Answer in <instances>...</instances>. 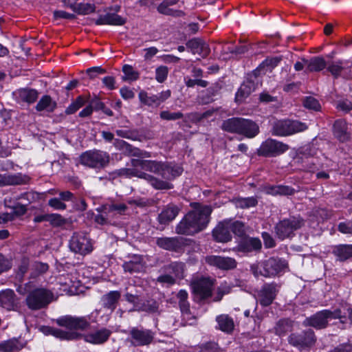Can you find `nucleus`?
<instances>
[{"mask_svg":"<svg viewBox=\"0 0 352 352\" xmlns=\"http://www.w3.org/2000/svg\"><path fill=\"white\" fill-rule=\"evenodd\" d=\"M222 129L228 132L243 135L253 138L259 133L258 125L252 120L243 118H232L225 120Z\"/></svg>","mask_w":352,"mask_h":352,"instance_id":"3","label":"nucleus"},{"mask_svg":"<svg viewBox=\"0 0 352 352\" xmlns=\"http://www.w3.org/2000/svg\"><path fill=\"white\" fill-rule=\"evenodd\" d=\"M340 319V322L345 323V316L342 315L340 309H336L333 311L324 309L316 312L310 317L306 318L302 324L305 327H312L316 329H322L327 327L329 319Z\"/></svg>","mask_w":352,"mask_h":352,"instance_id":"4","label":"nucleus"},{"mask_svg":"<svg viewBox=\"0 0 352 352\" xmlns=\"http://www.w3.org/2000/svg\"><path fill=\"white\" fill-rule=\"evenodd\" d=\"M309 72H320L327 66V63L322 56H315L309 60L303 59Z\"/></svg>","mask_w":352,"mask_h":352,"instance_id":"38","label":"nucleus"},{"mask_svg":"<svg viewBox=\"0 0 352 352\" xmlns=\"http://www.w3.org/2000/svg\"><path fill=\"white\" fill-rule=\"evenodd\" d=\"M217 326V329L221 331L230 334L234 329V322L233 318L228 314H221L215 319Z\"/></svg>","mask_w":352,"mask_h":352,"instance_id":"32","label":"nucleus"},{"mask_svg":"<svg viewBox=\"0 0 352 352\" xmlns=\"http://www.w3.org/2000/svg\"><path fill=\"white\" fill-rule=\"evenodd\" d=\"M111 333V330L107 328H102L84 336V340L91 344H101L107 341Z\"/></svg>","mask_w":352,"mask_h":352,"instance_id":"21","label":"nucleus"},{"mask_svg":"<svg viewBox=\"0 0 352 352\" xmlns=\"http://www.w3.org/2000/svg\"><path fill=\"white\" fill-rule=\"evenodd\" d=\"M132 168H122L116 171L119 176L137 177L146 180L157 190H169L173 186L169 182L182 175L179 165L168 162L133 159Z\"/></svg>","mask_w":352,"mask_h":352,"instance_id":"1","label":"nucleus"},{"mask_svg":"<svg viewBox=\"0 0 352 352\" xmlns=\"http://www.w3.org/2000/svg\"><path fill=\"white\" fill-rule=\"evenodd\" d=\"M205 261L209 265L223 270H232L236 266L235 259L228 256L209 255L205 257Z\"/></svg>","mask_w":352,"mask_h":352,"instance_id":"15","label":"nucleus"},{"mask_svg":"<svg viewBox=\"0 0 352 352\" xmlns=\"http://www.w3.org/2000/svg\"><path fill=\"white\" fill-rule=\"evenodd\" d=\"M16 306V298L12 289H6L0 292V307L10 311L14 310Z\"/></svg>","mask_w":352,"mask_h":352,"instance_id":"30","label":"nucleus"},{"mask_svg":"<svg viewBox=\"0 0 352 352\" xmlns=\"http://www.w3.org/2000/svg\"><path fill=\"white\" fill-rule=\"evenodd\" d=\"M343 62L342 60H338L332 62L329 64L327 70L337 78L340 76L342 71L343 70Z\"/></svg>","mask_w":352,"mask_h":352,"instance_id":"49","label":"nucleus"},{"mask_svg":"<svg viewBox=\"0 0 352 352\" xmlns=\"http://www.w3.org/2000/svg\"><path fill=\"white\" fill-rule=\"evenodd\" d=\"M110 160L109 153L100 150H90L82 153L80 156V162L83 166L100 169L106 167Z\"/></svg>","mask_w":352,"mask_h":352,"instance_id":"7","label":"nucleus"},{"mask_svg":"<svg viewBox=\"0 0 352 352\" xmlns=\"http://www.w3.org/2000/svg\"><path fill=\"white\" fill-rule=\"evenodd\" d=\"M95 6L91 3H80L77 8V12L80 14H89L94 12Z\"/></svg>","mask_w":352,"mask_h":352,"instance_id":"59","label":"nucleus"},{"mask_svg":"<svg viewBox=\"0 0 352 352\" xmlns=\"http://www.w3.org/2000/svg\"><path fill=\"white\" fill-rule=\"evenodd\" d=\"M53 299V294L45 288H37L31 291L27 298L28 307L33 310L45 307Z\"/></svg>","mask_w":352,"mask_h":352,"instance_id":"8","label":"nucleus"},{"mask_svg":"<svg viewBox=\"0 0 352 352\" xmlns=\"http://www.w3.org/2000/svg\"><path fill=\"white\" fill-rule=\"evenodd\" d=\"M192 286L195 293L201 298H206L211 295L213 282L209 278H201L194 280Z\"/></svg>","mask_w":352,"mask_h":352,"instance_id":"16","label":"nucleus"},{"mask_svg":"<svg viewBox=\"0 0 352 352\" xmlns=\"http://www.w3.org/2000/svg\"><path fill=\"white\" fill-rule=\"evenodd\" d=\"M165 272L169 273L176 278L184 277V265L182 263L174 262L164 267Z\"/></svg>","mask_w":352,"mask_h":352,"instance_id":"41","label":"nucleus"},{"mask_svg":"<svg viewBox=\"0 0 352 352\" xmlns=\"http://www.w3.org/2000/svg\"><path fill=\"white\" fill-rule=\"evenodd\" d=\"M116 133L117 135L129 140H135L137 137V134L129 129H118L116 131Z\"/></svg>","mask_w":352,"mask_h":352,"instance_id":"63","label":"nucleus"},{"mask_svg":"<svg viewBox=\"0 0 352 352\" xmlns=\"http://www.w3.org/2000/svg\"><path fill=\"white\" fill-rule=\"evenodd\" d=\"M114 146L124 151H126L129 155H133V156H143L146 157H150L148 153L144 152V153H142V151L135 147H133L131 145L128 144L124 140H120L118 139H116L113 142Z\"/></svg>","mask_w":352,"mask_h":352,"instance_id":"34","label":"nucleus"},{"mask_svg":"<svg viewBox=\"0 0 352 352\" xmlns=\"http://www.w3.org/2000/svg\"><path fill=\"white\" fill-rule=\"evenodd\" d=\"M106 72V70L102 69L101 67H93L87 69L86 73L91 79L97 78L100 74H103Z\"/></svg>","mask_w":352,"mask_h":352,"instance_id":"64","label":"nucleus"},{"mask_svg":"<svg viewBox=\"0 0 352 352\" xmlns=\"http://www.w3.org/2000/svg\"><path fill=\"white\" fill-rule=\"evenodd\" d=\"M36 199V195L34 192H25L21 194L19 196H17L15 199L16 201L22 200V204L26 205L27 206L33 202Z\"/></svg>","mask_w":352,"mask_h":352,"instance_id":"57","label":"nucleus"},{"mask_svg":"<svg viewBox=\"0 0 352 352\" xmlns=\"http://www.w3.org/2000/svg\"><path fill=\"white\" fill-rule=\"evenodd\" d=\"M292 322L289 320L283 319L279 320L275 327V333L281 336L292 331Z\"/></svg>","mask_w":352,"mask_h":352,"instance_id":"42","label":"nucleus"},{"mask_svg":"<svg viewBox=\"0 0 352 352\" xmlns=\"http://www.w3.org/2000/svg\"><path fill=\"white\" fill-rule=\"evenodd\" d=\"M256 88V84L252 80L245 81L238 89L236 94V100L242 102Z\"/></svg>","mask_w":352,"mask_h":352,"instance_id":"35","label":"nucleus"},{"mask_svg":"<svg viewBox=\"0 0 352 352\" xmlns=\"http://www.w3.org/2000/svg\"><path fill=\"white\" fill-rule=\"evenodd\" d=\"M94 22L97 25H122L125 23L126 19L115 12H107L100 14Z\"/></svg>","mask_w":352,"mask_h":352,"instance_id":"20","label":"nucleus"},{"mask_svg":"<svg viewBox=\"0 0 352 352\" xmlns=\"http://www.w3.org/2000/svg\"><path fill=\"white\" fill-rule=\"evenodd\" d=\"M304 225L303 219L300 217H292L280 221L275 227L278 237L283 240L294 234V232Z\"/></svg>","mask_w":352,"mask_h":352,"instance_id":"9","label":"nucleus"},{"mask_svg":"<svg viewBox=\"0 0 352 352\" xmlns=\"http://www.w3.org/2000/svg\"><path fill=\"white\" fill-rule=\"evenodd\" d=\"M122 72L125 76L124 80H135L138 78L139 74L135 72L131 65H125L122 67Z\"/></svg>","mask_w":352,"mask_h":352,"instance_id":"53","label":"nucleus"},{"mask_svg":"<svg viewBox=\"0 0 352 352\" xmlns=\"http://www.w3.org/2000/svg\"><path fill=\"white\" fill-rule=\"evenodd\" d=\"M194 209L188 212L177 225L175 232L179 234L192 235L205 229L209 223L212 208L195 204Z\"/></svg>","mask_w":352,"mask_h":352,"instance_id":"2","label":"nucleus"},{"mask_svg":"<svg viewBox=\"0 0 352 352\" xmlns=\"http://www.w3.org/2000/svg\"><path fill=\"white\" fill-rule=\"evenodd\" d=\"M179 2V0H163L157 7V10L164 15L173 17L184 16L185 13L182 10L174 8Z\"/></svg>","mask_w":352,"mask_h":352,"instance_id":"18","label":"nucleus"},{"mask_svg":"<svg viewBox=\"0 0 352 352\" xmlns=\"http://www.w3.org/2000/svg\"><path fill=\"white\" fill-rule=\"evenodd\" d=\"M333 253L338 259L344 261L352 257V245H339L333 248Z\"/></svg>","mask_w":352,"mask_h":352,"instance_id":"39","label":"nucleus"},{"mask_svg":"<svg viewBox=\"0 0 352 352\" xmlns=\"http://www.w3.org/2000/svg\"><path fill=\"white\" fill-rule=\"evenodd\" d=\"M42 331L45 335H52L60 340H72L77 339L79 334L74 331H66L51 327H43Z\"/></svg>","mask_w":352,"mask_h":352,"instance_id":"28","label":"nucleus"},{"mask_svg":"<svg viewBox=\"0 0 352 352\" xmlns=\"http://www.w3.org/2000/svg\"><path fill=\"white\" fill-rule=\"evenodd\" d=\"M159 304L154 300H149L143 304L136 305V309L149 313H155L158 311Z\"/></svg>","mask_w":352,"mask_h":352,"instance_id":"44","label":"nucleus"},{"mask_svg":"<svg viewBox=\"0 0 352 352\" xmlns=\"http://www.w3.org/2000/svg\"><path fill=\"white\" fill-rule=\"evenodd\" d=\"M287 267L285 260L272 257L263 262L251 266L253 274L258 277H274L280 273Z\"/></svg>","mask_w":352,"mask_h":352,"instance_id":"5","label":"nucleus"},{"mask_svg":"<svg viewBox=\"0 0 352 352\" xmlns=\"http://www.w3.org/2000/svg\"><path fill=\"white\" fill-rule=\"evenodd\" d=\"M122 267L124 272L131 274L140 272L144 270L141 256L136 255L133 256L130 261L124 262Z\"/></svg>","mask_w":352,"mask_h":352,"instance_id":"36","label":"nucleus"},{"mask_svg":"<svg viewBox=\"0 0 352 352\" xmlns=\"http://www.w3.org/2000/svg\"><path fill=\"white\" fill-rule=\"evenodd\" d=\"M126 206L124 204H113L108 206H104L103 211L104 213H110L112 212H117L118 214H122L126 209Z\"/></svg>","mask_w":352,"mask_h":352,"instance_id":"52","label":"nucleus"},{"mask_svg":"<svg viewBox=\"0 0 352 352\" xmlns=\"http://www.w3.org/2000/svg\"><path fill=\"white\" fill-rule=\"evenodd\" d=\"M333 131L334 136L340 142H346L350 139V129L343 120H338L334 122Z\"/></svg>","mask_w":352,"mask_h":352,"instance_id":"27","label":"nucleus"},{"mask_svg":"<svg viewBox=\"0 0 352 352\" xmlns=\"http://www.w3.org/2000/svg\"><path fill=\"white\" fill-rule=\"evenodd\" d=\"M256 204V199L252 197L246 198H239L235 201L236 207L241 208H249L250 207L255 206Z\"/></svg>","mask_w":352,"mask_h":352,"instance_id":"48","label":"nucleus"},{"mask_svg":"<svg viewBox=\"0 0 352 352\" xmlns=\"http://www.w3.org/2000/svg\"><path fill=\"white\" fill-rule=\"evenodd\" d=\"M69 247L71 251L81 255L89 254L93 250L91 240L85 233H74L69 240Z\"/></svg>","mask_w":352,"mask_h":352,"instance_id":"11","label":"nucleus"},{"mask_svg":"<svg viewBox=\"0 0 352 352\" xmlns=\"http://www.w3.org/2000/svg\"><path fill=\"white\" fill-rule=\"evenodd\" d=\"M289 149V146L282 142L269 138L263 142L258 150V154L265 157H275Z\"/></svg>","mask_w":352,"mask_h":352,"instance_id":"13","label":"nucleus"},{"mask_svg":"<svg viewBox=\"0 0 352 352\" xmlns=\"http://www.w3.org/2000/svg\"><path fill=\"white\" fill-rule=\"evenodd\" d=\"M84 104V100L81 97H78L77 100L71 104L66 109V113L67 114H72L75 113L80 107H81Z\"/></svg>","mask_w":352,"mask_h":352,"instance_id":"62","label":"nucleus"},{"mask_svg":"<svg viewBox=\"0 0 352 352\" xmlns=\"http://www.w3.org/2000/svg\"><path fill=\"white\" fill-rule=\"evenodd\" d=\"M304 107L307 109L318 111L320 109L319 102L311 96L306 97L303 100Z\"/></svg>","mask_w":352,"mask_h":352,"instance_id":"55","label":"nucleus"},{"mask_svg":"<svg viewBox=\"0 0 352 352\" xmlns=\"http://www.w3.org/2000/svg\"><path fill=\"white\" fill-rule=\"evenodd\" d=\"M184 116L181 112H170L168 111H163L160 113V118L166 120H176L182 118Z\"/></svg>","mask_w":352,"mask_h":352,"instance_id":"56","label":"nucleus"},{"mask_svg":"<svg viewBox=\"0 0 352 352\" xmlns=\"http://www.w3.org/2000/svg\"><path fill=\"white\" fill-rule=\"evenodd\" d=\"M26 345V341L19 338H13L0 343V351L11 352L12 351H20Z\"/></svg>","mask_w":352,"mask_h":352,"instance_id":"33","label":"nucleus"},{"mask_svg":"<svg viewBox=\"0 0 352 352\" xmlns=\"http://www.w3.org/2000/svg\"><path fill=\"white\" fill-rule=\"evenodd\" d=\"M121 294L118 291H111L104 294L100 298L101 306L113 312L120 299Z\"/></svg>","mask_w":352,"mask_h":352,"instance_id":"22","label":"nucleus"},{"mask_svg":"<svg viewBox=\"0 0 352 352\" xmlns=\"http://www.w3.org/2000/svg\"><path fill=\"white\" fill-rule=\"evenodd\" d=\"M280 58L274 57L265 59L258 68V71L265 70V72L271 71L273 68L276 67L280 61Z\"/></svg>","mask_w":352,"mask_h":352,"instance_id":"46","label":"nucleus"},{"mask_svg":"<svg viewBox=\"0 0 352 352\" xmlns=\"http://www.w3.org/2000/svg\"><path fill=\"white\" fill-rule=\"evenodd\" d=\"M30 180L28 175L22 174L8 175L0 174V187L8 185H22L27 184Z\"/></svg>","mask_w":352,"mask_h":352,"instance_id":"26","label":"nucleus"},{"mask_svg":"<svg viewBox=\"0 0 352 352\" xmlns=\"http://www.w3.org/2000/svg\"><path fill=\"white\" fill-rule=\"evenodd\" d=\"M218 89L216 87L208 88L204 94L199 97V102L201 104H209L214 100V97L217 95Z\"/></svg>","mask_w":352,"mask_h":352,"instance_id":"43","label":"nucleus"},{"mask_svg":"<svg viewBox=\"0 0 352 352\" xmlns=\"http://www.w3.org/2000/svg\"><path fill=\"white\" fill-rule=\"evenodd\" d=\"M171 95L170 90L168 89L163 91L156 95L147 96L146 94L140 93V98L142 102L147 105H156L158 106L166 100H167Z\"/></svg>","mask_w":352,"mask_h":352,"instance_id":"24","label":"nucleus"},{"mask_svg":"<svg viewBox=\"0 0 352 352\" xmlns=\"http://www.w3.org/2000/svg\"><path fill=\"white\" fill-rule=\"evenodd\" d=\"M13 96L18 102L33 103L36 100L38 93L34 89L23 88L14 91Z\"/></svg>","mask_w":352,"mask_h":352,"instance_id":"29","label":"nucleus"},{"mask_svg":"<svg viewBox=\"0 0 352 352\" xmlns=\"http://www.w3.org/2000/svg\"><path fill=\"white\" fill-rule=\"evenodd\" d=\"M261 246V241L259 239L245 236L239 242L238 248L240 251L250 252L260 250Z\"/></svg>","mask_w":352,"mask_h":352,"instance_id":"31","label":"nucleus"},{"mask_svg":"<svg viewBox=\"0 0 352 352\" xmlns=\"http://www.w3.org/2000/svg\"><path fill=\"white\" fill-rule=\"evenodd\" d=\"M56 107V102L53 101L50 96L45 95L39 100L36 106V109L38 111H45L47 112H52Z\"/></svg>","mask_w":352,"mask_h":352,"instance_id":"40","label":"nucleus"},{"mask_svg":"<svg viewBox=\"0 0 352 352\" xmlns=\"http://www.w3.org/2000/svg\"><path fill=\"white\" fill-rule=\"evenodd\" d=\"M131 343L134 346H146L150 344L154 338V333L149 329L133 327L129 331Z\"/></svg>","mask_w":352,"mask_h":352,"instance_id":"14","label":"nucleus"},{"mask_svg":"<svg viewBox=\"0 0 352 352\" xmlns=\"http://www.w3.org/2000/svg\"><path fill=\"white\" fill-rule=\"evenodd\" d=\"M295 190L287 186H278L272 188L271 193L273 195H293Z\"/></svg>","mask_w":352,"mask_h":352,"instance_id":"51","label":"nucleus"},{"mask_svg":"<svg viewBox=\"0 0 352 352\" xmlns=\"http://www.w3.org/2000/svg\"><path fill=\"white\" fill-rule=\"evenodd\" d=\"M214 239L219 243H227L232 239L230 222L219 223L212 230Z\"/></svg>","mask_w":352,"mask_h":352,"instance_id":"19","label":"nucleus"},{"mask_svg":"<svg viewBox=\"0 0 352 352\" xmlns=\"http://www.w3.org/2000/svg\"><path fill=\"white\" fill-rule=\"evenodd\" d=\"M48 222L53 227H61L67 223V220L58 214H49Z\"/></svg>","mask_w":352,"mask_h":352,"instance_id":"50","label":"nucleus"},{"mask_svg":"<svg viewBox=\"0 0 352 352\" xmlns=\"http://www.w3.org/2000/svg\"><path fill=\"white\" fill-rule=\"evenodd\" d=\"M156 244L161 248L169 251H177L183 245L182 239L178 237H159Z\"/></svg>","mask_w":352,"mask_h":352,"instance_id":"25","label":"nucleus"},{"mask_svg":"<svg viewBox=\"0 0 352 352\" xmlns=\"http://www.w3.org/2000/svg\"><path fill=\"white\" fill-rule=\"evenodd\" d=\"M185 84L188 87H193L195 85H198L201 87H206L208 82L206 80L201 79H192L190 78H185Z\"/></svg>","mask_w":352,"mask_h":352,"instance_id":"61","label":"nucleus"},{"mask_svg":"<svg viewBox=\"0 0 352 352\" xmlns=\"http://www.w3.org/2000/svg\"><path fill=\"white\" fill-rule=\"evenodd\" d=\"M186 46L193 54H199L202 58L207 57L210 53V49L208 43L198 38H194L187 42Z\"/></svg>","mask_w":352,"mask_h":352,"instance_id":"23","label":"nucleus"},{"mask_svg":"<svg viewBox=\"0 0 352 352\" xmlns=\"http://www.w3.org/2000/svg\"><path fill=\"white\" fill-rule=\"evenodd\" d=\"M157 281L163 285H166L167 286L172 285L175 283V278L169 273H166L164 274H162L157 277Z\"/></svg>","mask_w":352,"mask_h":352,"instance_id":"58","label":"nucleus"},{"mask_svg":"<svg viewBox=\"0 0 352 352\" xmlns=\"http://www.w3.org/2000/svg\"><path fill=\"white\" fill-rule=\"evenodd\" d=\"M168 69L166 66H160L155 70V79L158 82H163L167 78Z\"/></svg>","mask_w":352,"mask_h":352,"instance_id":"54","label":"nucleus"},{"mask_svg":"<svg viewBox=\"0 0 352 352\" xmlns=\"http://www.w3.org/2000/svg\"><path fill=\"white\" fill-rule=\"evenodd\" d=\"M230 230L232 232L241 238H244L246 236L248 228L245 226V224L241 221H235L232 224L230 223Z\"/></svg>","mask_w":352,"mask_h":352,"instance_id":"45","label":"nucleus"},{"mask_svg":"<svg viewBox=\"0 0 352 352\" xmlns=\"http://www.w3.org/2000/svg\"><path fill=\"white\" fill-rule=\"evenodd\" d=\"M307 129V126L305 123L298 120H280L272 123L271 133L276 136H289L302 132Z\"/></svg>","mask_w":352,"mask_h":352,"instance_id":"6","label":"nucleus"},{"mask_svg":"<svg viewBox=\"0 0 352 352\" xmlns=\"http://www.w3.org/2000/svg\"><path fill=\"white\" fill-rule=\"evenodd\" d=\"M179 208L174 205H169L159 214L158 220L161 224H167L173 221L178 214Z\"/></svg>","mask_w":352,"mask_h":352,"instance_id":"37","label":"nucleus"},{"mask_svg":"<svg viewBox=\"0 0 352 352\" xmlns=\"http://www.w3.org/2000/svg\"><path fill=\"white\" fill-rule=\"evenodd\" d=\"M316 340L314 332L307 329L301 333H292L288 338L289 343L299 350H307Z\"/></svg>","mask_w":352,"mask_h":352,"instance_id":"10","label":"nucleus"},{"mask_svg":"<svg viewBox=\"0 0 352 352\" xmlns=\"http://www.w3.org/2000/svg\"><path fill=\"white\" fill-rule=\"evenodd\" d=\"M276 287L274 283L265 284L262 287L258 294V302L262 306H269L272 303L278 292Z\"/></svg>","mask_w":352,"mask_h":352,"instance_id":"17","label":"nucleus"},{"mask_svg":"<svg viewBox=\"0 0 352 352\" xmlns=\"http://www.w3.org/2000/svg\"><path fill=\"white\" fill-rule=\"evenodd\" d=\"M91 316L89 315L81 317L72 316H62L56 320V323L60 327L74 330H86L90 327Z\"/></svg>","mask_w":352,"mask_h":352,"instance_id":"12","label":"nucleus"},{"mask_svg":"<svg viewBox=\"0 0 352 352\" xmlns=\"http://www.w3.org/2000/svg\"><path fill=\"white\" fill-rule=\"evenodd\" d=\"M30 269L31 277L35 278L40 274L45 272L48 270V265L46 263L35 262L30 265Z\"/></svg>","mask_w":352,"mask_h":352,"instance_id":"47","label":"nucleus"},{"mask_svg":"<svg viewBox=\"0 0 352 352\" xmlns=\"http://www.w3.org/2000/svg\"><path fill=\"white\" fill-rule=\"evenodd\" d=\"M30 267V261L28 258H23L21 261V264L19 267L16 276L19 279H22L25 274L28 272Z\"/></svg>","mask_w":352,"mask_h":352,"instance_id":"60","label":"nucleus"}]
</instances>
